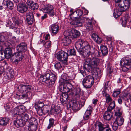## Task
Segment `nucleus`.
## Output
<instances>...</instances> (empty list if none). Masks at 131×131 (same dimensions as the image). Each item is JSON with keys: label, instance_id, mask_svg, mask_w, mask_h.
I'll return each mask as SVG.
<instances>
[{"label": "nucleus", "instance_id": "nucleus-10", "mask_svg": "<svg viewBox=\"0 0 131 131\" xmlns=\"http://www.w3.org/2000/svg\"><path fill=\"white\" fill-rule=\"evenodd\" d=\"M68 82L62 83L61 85H60L59 87V90L61 92H68L70 90H72L74 86Z\"/></svg>", "mask_w": 131, "mask_h": 131}, {"label": "nucleus", "instance_id": "nucleus-25", "mask_svg": "<svg viewBox=\"0 0 131 131\" xmlns=\"http://www.w3.org/2000/svg\"><path fill=\"white\" fill-rule=\"evenodd\" d=\"M68 54L63 51H60L55 54V57H68Z\"/></svg>", "mask_w": 131, "mask_h": 131}, {"label": "nucleus", "instance_id": "nucleus-43", "mask_svg": "<svg viewBox=\"0 0 131 131\" xmlns=\"http://www.w3.org/2000/svg\"><path fill=\"white\" fill-rule=\"evenodd\" d=\"M116 110V112H115V115L117 117L121 116L122 114V111L121 109L118 107H117Z\"/></svg>", "mask_w": 131, "mask_h": 131}, {"label": "nucleus", "instance_id": "nucleus-21", "mask_svg": "<svg viewBox=\"0 0 131 131\" xmlns=\"http://www.w3.org/2000/svg\"><path fill=\"white\" fill-rule=\"evenodd\" d=\"M83 22V19H82L80 18H78L75 19H72V24L73 25L76 26V27L81 26Z\"/></svg>", "mask_w": 131, "mask_h": 131}, {"label": "nucleus", "instance_id": "nucleus-41", "mask_svg": "<svg viewBox=\"0 0 131 131\" xmlns=\"http://www.w3.org/2000/svg\"><path fill=\"white\" fill-rule=\"evenodd\" d=\"M37 125H29L28 130L29 131H36L37 129Z\"/></svg>", "mask_w": 131, "mask_h": 131}, {"label": "nucleus", "instance_id": "nucleus-59", "mask_svg": "<svg viewBox=\"0 0 131 131\" xmlns=\"http://www.w3.org/2000/svg\"><path fill=\"white\" fill-rule=\"evenodd\" d=\"M109 106L112 108L113 109H114L115 107V103L114 101H113L111 102Z\"/></svg>", "mask_w": 131, "mask_h": 131}, {"label": "nucleus", "instance_id": "nucleus-53", "mask_svg": "<svg viewBox=\"0 0 131 131\" xmlns=\"http://www.w3.org/2000/svg\"><path fill=\"white\" fill-rule=\"evenodd\" d=\"M51 45V41H48L46 42L44 45L45 47L46 48H49L50 47Z\"/></svg>", "mask_w": 131, "mask_h": 131}, {"label": "nucleus", "instance_id": "nucleus-4", "mask_svg": "<svg viewBox=\"0 0 131 131\" xmlns=\"http://www.w3.org/2000/svg\"><path fill=\"white\" fill-rule=\"evenodd\" d=\"M31 117L29 113H24L21 116L18 115L17 116L16 119L14 121V125L17 128L22 127L26 123L28 120Z\"/></svg>", "mask_w": 131, "mask_h": 131}, {"label": "nucleus", "instance_id": "nucleus-42", "mask_svg": "<svg viewBox=\"0 0 131 131\" xmlns=\"http://www.w3.org/2000/svg\"><path fill=\"white\" fill-rule=\"evenodd\" d=\"M128 18L126 17H124L123 18L122 23V26L124 27L127 26V24L128 23Z\"/></svg>", "mask_w": 131, "mask_h": 131}, {"label": "nucleus", "instance_id": "nucleus-60", "mask_svg": "<svg viewBox=\"0 0 131 131\" xmlns=\"http://www.w3.org/2000/svg\"><path fill=\"white\" fill-rule=\"evenodd\" d=\"M22 59V58H18L17 59H14V62L15 63V64H17L20 61H21Z\"/></svg>", "mask_w": 131, "mask_h": 131}, {"label": "nucleus", "instance_id": "nucleus-56", "mask_svg": "<svg viewBox=\"0 0 131 131\" xmlns=\"http://www.w3.org/2000/svg\"><path fill=\"white\" fill-rule=\"evenodd\" d=\"M93 110V108L91 106H90L85 111L86 112H89L91 114Z\"/></svg>", "mask_w": 131, "mask_h": 131}, {"label": "nucleus", "instance_id": "nucleus-45", "mask_svg": "<svg viewBox=\"0 0 131 131\" xmlns=\"http://www.w3.org/2000/svg\"><path fill=\"white\" fill-rule=\"evenodd\" d=\"M70 18L71 19H75L78 18L77 13L76 11H75L69 15Z\"/></svg>", "mask_w": 131, "mask_h": 131}, {"label": "nucleus", "instance_id": "nucleus-5", "mask_svg": "<svg viewBox=\"0 0 131 131\" xmlns=\"http://www.w3.org/2000/svg\"><path fill=\"white\" fill-rule=\"evenodd\" d=\"M12 20L14 23H12V21L10 20L8 21L6 26L9 27L10 29H13L14 32L17 34L20 33L19 30V19L17 16H14L12 18Z\"/></svg>", "mask_w": 131, "mask_h": 131}, {"label": "nucleus", "instance_id": "nucleus-55", "mask_svg": "<svg viewBox=\"0 0 131 131\" xmlns=\"http://www.w3.org/2000/svg\"><path fill=\"white\" fill-rule=\"evenodd\" d=\"M19 110V109L17 107L15 108L14 110V114L17 115H18V116L19 115L20 113Z\"/></svg>", "mask_w": 131, "mask_h": 131}, {"label": "nucleus", "instance_id": "nucleus-9", "mask_svg": "<svg viewBox=\"0 0 131 131\" xmlns=\"http://www.w3.org/2000/svg\"><path fill=\"white\" fill-rule=\"evenodd\" d=\"M94 78L91 75L86 76L83 79V84L84 87L86 88H91L94 83Z\"/></svg>", "mask_w": 131, "mask_h": 131}, {"label": "nucleus", "instance_id": "nucleus-1", "mask_svg": "<svg viewBox=\"0 0 131 131\" xmlns=\"http://www.w3.org/2000/svg\"><path fill=\"white\" fill-rule=\"evenodd\" d=\"M75 47L82 56L94 57V53L90 51L91 47L89 43L84 40L79 39L75 43Z\"/></svg>", "mask_w": 131, "mask_h": 131}, {"label": "nucleus", "instance_id": "nucleus-24", "mask_svg": "<svg viewBox=\"0 0 131 131\" xmlns=\"http://www.w3.org/2000/svg\"><path fill=\"white\" fill-rule=\"evenodd\" d=\"M67 36H65L62 39V43L63 45L67 46L71 42V39L70 37L67 34Z\"/></svg>", "mask_w": 131, "mask_h": 131}, {"label": "nucleus", "instance_id": "nucleus-28", "mask_svg": "<svg viewBox=\"0 0 131 131\" xmlns=\"http://www.w3.org/2000/svg\"><path fill=\"white\" fill-rule=\"evenodd\" d=\"M113 113H108L105 112L103 115V117L106 120L109 121L113 116Z\"/></svg>", "mask_w": 131, "mask_h": 131}, {"label": "nucleus", "instance_id": "nucleus-26", "mask_svg": "<svg viewBox=\"0 0 131 131\" xmlns=\"http://www.w3.org/2000/svg\"><path fill=\"white\" fill-rule=\"evenodd\" d=\"M63 93L59 95L60 99L62 103H64L67 101L69 97L67 92H62Z\"/></svg>", "mask_w": 131, "mask_h": 131}, {"label": "nucleus", "instance_id": "nucleus-6", "mask_svg": "<svg viewBox=\"0 0 131 131\" xmlns=\"http://www.w3.org/2000/svg\"><path fill=\"white\" fill-rule=\"evenodd\" d=\"M8 35L7 32L0 33V51H3L4 47H10L11 44L7 41Z\"/></svg>", "mask_w": 131, "mask_h": 131}, {"label": "nucleus", "instance_id": "nucleus-34", "mask_svg": "<svg viewBox=\"0 0 131 131\" xmlns=\"http://www.w3.org/2000/svg\"><path fill=\"white\" fill-rule=\"evenodd\" d=\"M9 119L7 118H3L0 120V125L2 126L6 125L8 123Z\"/></svg>", "mask_w": 131, "mask_h": 131}, {"label": "nucleus", "instance_id": "nucleus-63", "mask_svg": "<svg viewBox=\"0 0 131 131\" xmlns=\"http://www.w3.org/2000/svg\"><path fill=\"white\" fill-rule=\"evenodd\" d=\"M80 72L84 77L86 76L87 75L86 73L84 70H80Z\"/></svg>", "mask_w": 131, "mask_h": 131}, {"label": "nucleus", "instance_id": "nucleus-16", "mask_svg": "<svg viewBox=\"0 0 131 131\" xmlns=\"http://www.w3.org/2000/svg\"><path fill=\"white\" fill-rule=\"evenodd\" d=\"M5 74H6L5 77L8 80H11L14 78V72L13 69L9 67L6 68Z\"/></svg>", "mask_w": 131, "mask_h": 131}, {"label": "nucleus", "instance_id": "nucleus-8", "mask_svg": "<svg viewBox=\"0 0 131 131\" xmlns=\"http://www.w3.org/2000/svg\"><path fill=\"white\" fill-rule=\"evenodd\" d=\"M117 9L119 11L123 12L129 9L130 5V0H122L118 3Z\"/></svg>", "mask_w": 131, "mask_h": 131}, {"label": "nucleus", "instance_id": "nucleus-31", "mask_svg": "<svg viewBox=\"0 0 131 131\" xmlns=\"http://www.w3.org/2000/svg\"><path fill=\"white\" fill-rule=\"evenodd\" d=\"M100 50L103 56H105L108 54L107 48L106 46H105L102 45L101 46Z\"/></svg>", "mask_w": 131, "mask_h": 131}, {"label": "nucleus", "instance_id": "nucleus-54", "mask_svg": "<svg viewBox=\"0 0 131 131\" xmlns=\"http://www.w3.org/2000/svg\"><path fill=\"white\" fill-rule=\"evenodd\" d=\"M118 126L119 125L114 122L112 126L113 129L114 130H116L117 129Z\"/></svg>", "mask_w": 131, "mask_h": 131}, {"label": "nucleus", "instance_id": "nucleus-38", "mask_svg": "<svg viewBox=\"0 0 131 131\" xmlns=\"http://www.w3.org/2000/svg\"><path fill=\"white\" fill-rule=\"evenodd\" d=\"M49 123L47 127L48 129H50L51 127H53L54 125V119L51 118L49 119Z\"/></svg>", "mask_w": 131, "mask_h": 131}, {"label": "nucleus", "instance_id": "nucleus-58", "mask_svg": "<svg viewBox=\"0 0 131 131\" xmlns=\"http://www.w3.org/2000/svg\"><path fill=\"white\" fill-rule=\"evenodd\" d=\"M26 3L30 7L33 3L34 2H33L32 0H27Z\"/></svg>", "mask_w": 131, "mask_h": 131}, {"label": "nucleus", "instance_id": "nucleus-36", "mask_svg": "<svg viewBox=\"0 0 131 131\" xmlns=\"http://www.w3.org/2000/svg\"><path fill=\"white\" fill-rule=\"evenodd\" d=\"M67 106H69V107L72 108L73 110H76L78 109V107L77 104L76 103H74L73 102H71L68 104Z\"/></svg>", "mask_w": 131, "mask_h": 131}, {"label": "nucleus", "instance_id": "nucleus-2", "mask_svg": "<svg viewBox=\"0 0 131 131\" xmlns=\"http://www.w3.org/2000/svg\"><path fill=\"white\" fill-rule=\"evenodd\" d=\"M19 91L21 93V95L16 94L14 96L15 98L20 100L27 98H30L32 95L31 92L32 87L31 85L28 84L24 85L21 84L19 85L18 87Z\"/></svg>", "mask_w": 131, "mask_h": 131}, {"label": "nucleus", "instance_id": "nucleus-44", "mask_svg": "<svg viewBox=\"0 0 131 131\" xmlns=\"http://www.w3.org/2000/svg\"><path fill=\"white\" fill-rule=\"evenodd\" d=\"M39 5L38 4L34 2L32 5L30 7V8L33 10H35L38 9Z\"/></svg>", "mask_w": 131, "mask_h": 131}, {"label": "nucleus", "instance_id": "nucleus-7", "mask_svg": "<svg viewBox=\"0 0 131 131\" xmlns=\"http://www.w3.org/2000/svg\"><path fill=\"white\" fill-rule=\"evenodd\" d=\"M16 49L18 52H15L13 53L12 56L16 57H24V54L23 52H25L27 50L26 44L24 42H22L17 46Z\"/></svg>", "mask_w": 131, "mask_h": 131}, {"label": "nucleus", "instance_id": "nucleus-12", "mask_svg": "<svg viewBox=\"0 0 131 131\" xmlns=\"http://www.w3.org/2000/svg\"><path fill=\"white\" fill-rule=\"evenodd\" d=\"M71 95V96L74 97L76 99L79 98L80 96H83L84 95V92L82 91L81 89L79 88L74 87L71 93L69 94Z\"/></svg>", "mask_w": 131, "mask_h": 131}, {"label": "nucleus", "instance_id": "nucleus-11", "mask_svg": "<svg viewBox=\"0 0 131 131\" xmlns=\"http://www.w3.org/2000/svg\"><path fill=\"white\" fill-rule=\"evenodd\" d=\"M53 9L54 7L53 6L48 5L46 6L43 5L40 10L44 13H47L50 17H53L55 14Z\"/></svg>", "mask_w": 131, "mask_h": 131}, {"label": "nucleus", "instance_id": "nucleus-62", "mask_svg": "<svg viewBox=\"0 0 131 131\" xmlns=\"http://www.w3.org/2000/svg\"><path fill=\"white\" fill-rule=\"evenodd\" d=\"M108 87V84L107 83H106L104 86V89L103 90V92H104V91H106L107 92V91L108 90L107 89Z\"/></svg>", "mask_w": 131, "mask_h": 131}, {"label": "nucleus", "instance_id": "nucleus-15", "mask_svg": "<svg viewBox=\"0 0 131 131\" xmlns=\"http://www.w3.org/2000/svg\"><path fill=\"white\" fill-rule=\"evenodd\" d=\"M86 61L90 63L94 68L96 67L99 64V59L97 58H87Z\"/></svg>", "mask_w": 131, "mask_h": 131}, {"label": "nucleus", "instance_id": "nucleus-18", "mask_svg": "<svg viewBox=\"0 0 131 131\" xmlns=\"http://www.w3.org/2000/svg\"><path fill=\"white\" fill-rule=\"evenodd\" d=\"M67 34L71 38L73 39L79 37L80 35V33L78 30L74 29H73L69 32H66Z\"/></svg>", "mask_w": 131, "mask_h": 131}, {"label": "nucleus", "instance_id": "nucleus-20", "mask_svg": "<svg viewBox=\"0 0 131 131\" xmlns=\"http://www.w3.org/2000/svg\"><path fill=\"white\" fill-rule=\"evenodd\" d=\"M61 112V108L59 106H56L52 105L51 106V109L50 111L51 114H57Z\"/></svg>", "mask_w": 131, "mask_h": 131}, {"label": "nucleus", "instance_id": "nucleus-3", "mask_svg": "<svg viewBox=\"0 0 131 131\" xmlns=\"http://www.w3.org/2000/svg\"><path fill=\"white\" fill-rule=\"evenodd\" d=\"M57 77L56 75L51 72H46V74L40 76V81L44 82L48 88H51L54 83Z\"/></svg>", "mask_w": 131, "mask_h": 131}, {"label": "nucleus", "instance_id": "nucleus-23", "mask_svg": "<svg viewBox=\"0 0 131 131\" xmlns=\"http://www.w3.org/2000/svg\"><path fill=\"white\" fill-rule=\"evenodd\" d=\"M51 29L52 35H55L59 31V27L57 24H54L51 25Z\"/></svg>", "mask_w": 131, "mask_h": 131}, {"label": "nucleus", "instance_id": "nucleus-33", "mask_svg": "<svg viewBox=\"0 0 131 131\" xmlns=\"http://www.w3.org/2000/svg\"><path fill=\"white\" fill-rule=\"evenodd\" d=\"M114 122L120 126L123 124L124 122V119L122 117L117 116Z\"/></svg>", "mask_w": 131, "mask_h": 131}, {"label": "nucleus", "instance_id": "nucleus-35", "mask_svg": "<svg viewBox=\"0 0 131 131\" xmlns=\"http://www.w3.org/2000/svg\"><path fill=\"white\" fill-rule=\"evenodd\" d=\"M91 116V114L89 112H85L83 116V120L86 122H88L90 120Z\"/></svg>", "mask_w": 131, "mask_h": 131}, {"label": "nucleus", "instance_id": "nucleus-46", "mask_svg": "<svg viewBox=\"0 0 131 131\" xmlns=\"http://www.w3.org/2000/svg\"><path fill=\"white\" fill-rule=\"evenodd\" d=\"M58 60L64 64H67L68 58H57Z\"/></svg>", "mask_w": 131, "mask_h": 131}, {"label": "nucleus", "instance_id": "nucleus-19", "mask_svg": "<svg viewBox=\"0 0 131 131\" xmlns=\"http://www.w3.org/2000/svg\"><path fill=\"white\" fill-rule=\"evenodd\" d=\"M2 4L7 10H11L13 8V3L9 0H4Z\"/></svg>", "mask_w": 131, "mask_h": 131}, {"label": "nucleus", "instance_id": "nucleus-22", "mask_svg": "<svg viewBox=\"0 0 131 131\" xmlns=\"http://www.w3.org/2000/svg\"><path fill=\"white\" fill-rule=\"evenodd\" d=\"M10 46L11 45L10 47H7L8 48H5L4 51L5 57H14V56H12L13 54H12V49L10 48Z\"/></svg>", "mask_w": 131, "mask_h": 131}, {"label": "nucleus", "instance_id": "nucleus-61", "mask_svg": "<svg viewBox=\"0 0 131 131\" xmlns=\"http://www.w3.org/2000/svg\"><path fill=\"white\" fill-rule=\"evenodd\" d=\"M119 98L118 99V102L119 104H121L122 103V100H124V99L120 96H119Z\"/></svg>", "mask_w": 131, "mask_h": 131}, {"label": "nucleus", "instance_id": "nucleus-48", "mask_svg": "<svg viewBox=\"0 0 131 131\" xmlns=\"http://www.w3.org/2000/svg\"><path fill=\"white\" fill-rule=\"evenodd\" d=\"M129 94L128 92H124L123 93L122 95H121L120 96L123 98L124 101H125L127 99V98Z\"/></svg>", "mask_w": 131, "mask_h": 131}, {"label": "nucleus", "instance_id": "nucleus-13", "mask_svg": "<svg viewBox=\"0 0 131 131\" xmlns=\"http://www.w3.org/2000/svg\"><path fill=\"white\" fill-rule=\"evenodd\" d=\"M122 61L124 62L123 66L122 68L123 71L125 72L127 71L131 68V58L130 60L126 59L125 58V59H122Z\"/></svg>", "mask_w": 131, "mask_h": 131}, {"label": "nucleus", "instance_id": "nucleus-52", "mask_svg": "<svg viewBox=\"0 0 131 131\" xmlns=\"http://www.w3.org/2000/svg\"><path fill=\"white\" fill-rule=\"evenodd\" d=\"M76 12L77 14L78 17H79V18H80L82 15L83 13V10L80 9L76 11Z\"/></svg>", "mask_w": 131, "mask_h": 131}, {"label": "nucleus", "instance_id": "nucleus-50", "mask_svg": "<svg viewBox=\"0 0 131 131\" xmlns=\"http://www.w3.org/2000/svg\"><path fill=\"white\" fill-rule=\"evenodd\" d=\"M121 92L119 90H116L115 91H114L113 93L112 94V95L113 97H116Z\"/></svg>", "mask_w": 131, "mask_h": 131}, {"label": "nucleus", "instance_id": "nucleus-40", "mask_svg": "<svg viewBox=\"0 0 131 131\" xmlns=\"http://www.w3.org/2000/svg\"><path fill=\"white\" fill-rule=\"evenodd\" d=\"M92 24V21H88L87 23V26L86 27V30L88 31L92 30L93 29Z\"/></svg>", "mask_w": 131, "mask_h": 131}, {"label": "nucleus", "instance_id": "nucleus-17", "mask_svg": "<svg viewBox=\"0 0 131 131\" xmlns=\"http://www.w3.org/2000/svg\"><path fill=\"white\" fill-rule=\"evenodd\" d=\"M28 7L24 3H20L17 5V10L19 12L23 13L27 11Z\"/></svg>", "mask_w": 131, "mask_h": 131}, {"label": "nucleus", "instance_id": "nucleus-30", "mask_svg": "<svg viewBox=\"0 0 131 131\" xmlns=\"http://www.w3.org/2000/svg\"><path fill=\"white\" fill-rule=\"evenodd\" d=\"M103 96L105 97L106 103H108L112 101V100L110 95L107 93L106 91H105L103 93Z\"/></svg>", "mask_w": 131, "mask_h": 131}, {"label": "nucleus", "instance_id": "nucleus-39", "mask_svg": "<svg viewBox=\"0 0 131 131\" xmlns=\"http://www.w3.org/2000/svg\"><path fill=\"white\" fill-rule=\"evenodd\" d=\"M44 103L38 101L35 103V108H43L44 106Z\"/></svg>", "mask_w": 131, "mask_h": 131}, {"label": "nucleus", "instance_id": "nucleus-14", "mask_svg": "<svg viewBox=\"0 0 131 131\" xmlns=\"http://www.w3.org/2000/svg\"><path fill=\"white\" fill-rule=\"evenodd\" d=\"M26 21L28 25H31L35 21L33 13L32 11H29L26 14Z\"/></svg>", "mask_w": 131, "mask_h": 131}, {"label": "nucleus", "instance_id": "nucleus-32", "mask_svg": "<svg viewBox=\"0 0 131 131\" xmlns=\"http://www.w3.org/2000/svg\"><path fill=\"white\" fill-rule=\"evenodd\" d=\"M61 79L62 80L61 81L62 83H63L67 81H69L70 80V78L66 73H63L61 76Z\"/></svg>", "mask_w": 131, "mask_h": 131}, {"label": "nucleus", "instance_id": "nucleus-57", "mask_svg": "<svg viewBox=\"0 0 131 131\" xmlns=\"http://www.w3.org/2000/svg\"><path fill=\"white\" fill-rule=\"evenodd\" d=\"M70 54L71 55H75L76 54V52L74 49H71L70 51Z\"/></svg>", "mask_w": 131, "mask_h": 131}, {"label": "nucleus", "instance_id": "nucleus-29", "mask_svg": "<svg viewBox=\"0 0 131 131\" xmlns=\"http://www.w3.org/2000/svg\"><path fill=\"white\" fill-rule=\"evenodd\" d=\"M86 63L83 66V68L84 70H86L88 72L92 70L93 68L90 63H87L85 61Z\"/></svg>", "mask_w": 131, "mask_h": 131}, {"label": "nucleus", "instance_id": "nucleus-47", "mask_svg": "<svg viewBox=\"0 0 131 131\" xmlns=\"http://www.w3.org/2000/svg\"><path fill=\"white\" fill-rule=\"evenodd\" d=\"M35 108L36 109V111H37L38 114L39 115H42L43 114L42 108Z\"/></svg>", "mask_w": 131, "mask_h": 131}, {"label": "nucleus", "instance_id": "nucleus-64", "mask_svg": "<svg viewBox=\"0 0 131 131\" xmlns=\"http://www.w3.org/2000/svg\"><path fill=\"white\" fill-rule=\"evenodd\" d=\"M5 70H4V68L3 67H0V71H1L0 74H1L3 72H5Z\"/></svg>", "mask_w": 131, "mask_h": 131}, {"label": "nucleus", "instance_id": "nucleus-51", "mask_svg": "<svg viewBox=\"0 0 131 131\" xmlns=\"http://www.w3.org/2000/svg\"><path fill=\"white\" fill-rule=\"evenodd\" d=\"M49 108L46 107V106H44L42 108V110L43 114L45 115V114L48 113L49 111Z\"/></svg>", "mask_w": 131, "mask_h": 131}, {"label": "nucleus", "instance_id": "nucleus-49", "mask_svg": "<svg viewBox=\"0 0 131 131\" xmlns=\"http://www.w3.org/2000/svg\"><path fill=\"white\" fill-rule=\"evenodd\" d=\"M54 66L55 68L58 70L60 69L62 67L60 62H58L54 64Z\"/></svg>", "mask_w": 131, "mask_h": 131}, {"label": "nucleus", "instance_id": "nucleus-37", "mask_svg": "<svg viewBox=\"0 0 131 131\" xmlns=\"http://www.w3.org/2000/svg\"><path fill=\"white\" fill-rule=\"evenodd\" d=\"M29 125H37L38 124L37 119L34 117H30L29 121Z\"/></svg>", "mask_w": 131, "mask_h": 131}, {"label": "nucleus", "instance_id": "nucleus-27", "mask_svg": "<svg viewBox=\"0 0 131 131\" xmlns=\"http://www.w3.org/2000/svg\"><path fill=\"white\" fill-rule=\"evenodd\" d=\"M91 37L93 40L97 43L100 44L101 43L102 41V39L99 36L95 33H93Z\"/></svg>", "mask_w": 131, "mask_h": 131}]
</instances>
